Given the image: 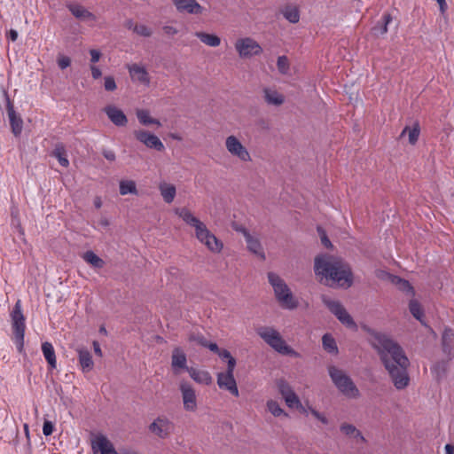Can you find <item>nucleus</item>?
I'll return each mask as SVG.
<instances>
[{"instance_id": "obj_7", "label": "nucleus", "mask_w": 454, "mask_h": 454, "mask_svg": "<svg viewBox=\"0 0 454 454\" xmlns=\"http://www.w3.org/2000/svg\"><path fill=\"white\" fill-rule=\"evenodd\" d=\"M233 46L238 57L244 60L260 57L263 53V48L261 43L249 35L237 37Z\"/></svg>"}, {"instance_id": "obj_16", "label": "nucleus", "mask_w": 454, "mask_h": 454, "mask_svg": "<svg viewBox=\"0 0 454 454\" xmlns=\"http://www.w3.org/2000/svg\"><path fill=\"white\" fill-rule=\"evenodd\" d=\"M234 369L227 368L226 372L217 374V385L221 389L228 390L234 396H239V389L234 378Z\"/></svg>"}, {"instance_id": "obj_14", "label": "nucleus", "mask_w": 454, "mask_h": 454, "mask_svg": "<svg viewBox=\"0 0 454 454\" xmlns=\"http://www.w3.org/2000/svg\"><path fill=\"white\" fill-rule=\"evenodd\" d=\"M129 77L134 83L149 87L151 77L146 67L142 64H131L127 66Z\"/></svg>"}, {"instance_id": "obj_21", "label": "nucleus", "mask_w": 454, "mask_h": 454, "mask_svg": "<svg viewBox=\"0 0 454 454\" xmlns=\"http://www.w3.org/2000/svg\"><path fill=\"white\" fill-rule=\"evenodd\" d=\"M67 8L76 20L93 22L97 20V16L79 3H70L67 4Z\"/></svg>"}, {"instance_id": "obj_40", "label": "nucleus", "mask_w": 454, "mask_h": 454, "mask_svg": "<svg viewBox=\"0 0 454 454\" xmlns=\"http://www.w3.org/2000/svg\"><path fill=\"white\" fill-rule=\"evenodd\" d=\"M54 157H56L59 162V164L65 168L69 166V160L67 158V152L65 147L62 145H56L55 149L52 152Z\"/></svg>"}, {"instance_id": "obj_26", "label": "nucleus", "mask_w": 454, "mask_h": 454, "mask_svg": "<svg viewBox=\"0 0 454 454\" xmlns=\"http://www.w3.org/2000/svg\"><path fill=\"white\" fill-rule=\"evenodd\" d=\"M420 135V125L418 121H414L411 125L403 128L400 134V138L407 137L409 145L414 146L419 141Z\"/></svg>"}, {"instance_id": "obj_54", "label": "nucleus", "mask_w": 454, "mask_h": 454, "mask_svg": "<svg viewBox=\"0 0 454 454\" xmlns=\"http://www.w3.org/2000/svg\"><path fill=\"white\" fill-rule=\"evenodd\" d=\"M92 346H93V349H94L95 354L98 356L102 357L103 356V352H102V349L100 348V345H99L98 341L94 340L92 342Z\"/></svg>"}, {"instance_id": "obj_58", "label": "nucleus", "mask_w": 454, "mask_h": 454, "mask_svg": "<svg viewBox=\"0 0 454 454\" xmlns=\"http://www.w3.org/2000/svg\"><path fill=\"white\" fill-rule=\"evenodd\" d=\"M445 454H454V445L448 443L444 446Z\"/></svg>"}, {"instance_id": "obj_44", "label": "nucleus", "mask_w": 454, "mask_h": 454, "mask_svg": "<svg viewBox=\"0 0 454 454\" xmlns=\"http://www.w3.org/2000/svg\"><path fill=\"white\" fill-rule=\"evenodd\" d=\"M218 356L227 360V368H235L236 366V359L231 356V354L227 349H221L218 353Z\"/></svg>"}, {"instance_id": "obj_62", "label": "nucleus", "mask_w": 454, "mask_h": 454, "mask_svg": "<svg viewBox=\"0 0 454 454\" xmlns=\"http://www.w3.org/2000/svg\"><path fill=\"white\" fill-rule=\"evenodd\" d=\"M100 223L103 226H108L109 225V221L107 219H103V220H101Z\"/></svg>"}, {"instance_id": "obj_27", "label": "nucleus", "mask_w": 454, "mask_h": 454, "mask_svg": "<svg viewBox=\"0 0 454 454\" xmlns=\"http://www.w3.org/2000/svg\"><path fill=\"white\" fill-rule=\"evenodd\" d=\"M188 374L190 378L198 384L209 386L213 381L209 372L203 369L191 367Z\"/></svg>"}, {"instance_id": "obj_50", "label": "nucleus", "mask_w": 454, "mask_h": 454, "mask_svg": "<svg viewBox=\"0 0 454 454\" xmlns=\"http://www.w3.org/2000/svg\"><path fill=\"white\" fill-rule=\"evenodd\" d=\"M53 432V425L51 421H44L43 427V433L44 435L48 436L51 435Z\"/></svg>"}, {"instance_id": "obj_10", "label": "nucleus", "mask_w": 454, "mask_h": 454, "mask_svg": "<svg viewBox=\"0 0 454 454\" xmlns=\"http://www.w3.org/2000/svg\"><path fill=\"white\" fill-rule=\"evenodd\" d=\"M183 408L187 412H196L199 408L198 395L194 386L183 379L178 383Z\"/></svg>"}, {"instance_id": "obj_41", "label": "nucleus", "mask_w": 454, "mask_h": 454, "mask_svg": "<svg viewBox=\"0 0 454 454\" xmlns=\"http://www.w3.org/2000/svg\"><path fill=\"white\" fill-rule=\"evenodd\" d=\"M277 67L279 74L286 75L290 70V63L286 56H279L277 59Z\"/></svg>"}, {"instance_id": "obj_56", "label": "nucleus", "mask_w": 454, "mask_h": 454, "mask_svg": "<svg viewBox=\"0 0 454 454\" xmlns=\"http://www.w3.org/2000/svg\"><path fill=\"white\" fill-rule=\"evenodd\" d=\"M121 454H141L138 450L132 448H124L121 450Z\"/></svg>"}, {"instance_id": "obj_43", "label": "nucleus", "mask_w": 454, "mask_h": 454, "mask_svg": "<svg viewBox=\"0 0 454 454\" xmlns=\"http://www.w3.org/2000/svg\"><path fill=\"white\" fill-rule=\"evenodd\" d=\"M133 32L143 37H151L153 35V30L144 24H135Z\"/></svg>"}, {"instance_id": "obj_18", "label": "nucleus", "mask_w": 454, "mask_h": 454, "mask_svg": "<svg viewBox=\"0 0 454 454\" xmlns=\"http://www.w3.org/2000/svg\"><path fill=\"white\" fill-rule=\"evenodd\" d=\"M93 454H118L113 442L103 434L96 435L91 441Z\"/></svg>"}, {"instance_id": "obj_9", "label": "nucleus", "mask_w": 454, "mask_h": 454, "mask_svg": "<svg viewBox=\"0 0 454 454\" xmlns=\"http://www.w3.org/2000/svg\"><path fill=\"white\" fill-rule=\"evenodd\" d=\"M323 303L327 309L337 317V319L347 328L352 331H357V325L344 308V306L338 301L332 300L331 298L322 295Z\"/></svg>"}, {"instance_id": "obj_3", "label": "nucleus", "mask_w": 454, "mask_h": 454, "mask_svg": "<svg viewBox=\"0 0 454 454\" xmlns=\"http://www.w3.org/2000/svg\"><path fill=\"white\" fill-rule=\"evenodd\" d=\"M174 213L187 226L193 229V235L196 240L203 246L209 253L220 254L223 253V242L213 233L207 224L197 217L191 209L183 207L174 209Z\"/></svg>"}, {"instance_id": "obj_12", "label": "nucleus", "mask_w": 454, "mask_h": 454, "mask_svg": "<svg viewBox=\"0 0 454 454\" xmlns=\"http://www.w3.org/2000/svg\"><path fill=\"white\" fill-rule=\"evenodd\" d=\"M12 326L14 334L19 344L20 350L22 349L24 344L25 334V317L21 311L20 301H18L12 313Z\"/></svg>"}, {"instance_id": "obj_52", "label": "nucleus", "mask_w": 454, "mask_h": 454, "mask_svg": "<svg viewBox=\"0 0 454 454\" xmlns=\"http://www.w3.org/2000/svg\"><path fill=\"white\" fill-rule=\"evenodd\" d=\"M189 340L190 341H195L197 342L198 344H200V346H205V345H207V340L202 337V336H196V335H191L189 337Z\"/></svg>"}, {"instance_id": "obj_25", "label": "nucleus", "mask_w": 454, "mask_h": 454, "mask_svg": "<svg viewBox=\"0 0 454 454\" xmlns=\"http://www.w3.org/2000/svg\"><path fill=\"white\" fill-rule=\"evenodd\" d=\"M135 114L138 122L142 126H155L156 128L161 127V122L159 119L152 116L151 112L145 108H136Z\"/></svg>"}, {"instance_id": "obj_36", "label": "nucleus", "mask_w": 454, "mask_h": 454, "mask_svg": "<svg viewBox=\"0 0 454 454\" xmlns=\"http://www.w3.org/2000/svg\"><path fill=\"white\" fill-rule=\"evenodd\" d=\"M82 259L96 269H102L105 266V261L97 255L93 251H86L82 254Z\"/></svg>"}, {"instance_id": "obj_11", "label": "nucleus", "mask_w": 454, "mask_h": 454, "mask_svg": "<svg viewBox=\"0 0 454 454\" xmlns=\"http://www.w3.org/2000/svg\"><path fill=\"white\" fill-rule=\"evenodd\" d=\"M175 430V424L166 415L157 416L149 425V433L160 440L170 438Z\"/></svg>"}, {"instance_id": "obj_47", "label": "nucleus", "mask_w": 454, "mask_h": 454, "mask_svg": "<svg viewBox=\"0 0 454 454\" xmlns=\"http://www.w3.org/2000/svg\"><path fill=\"white\" fill-rule=\"evenodd\" d=\"M58 65L60 69H66L71 65V59L66 55H59Z\"/></svg>"}, {"instance_id": "obj_23", "label": "nucleus", "mask_w": 454, "mask_h": 454, "mask_svg": "<svg viewBox=\"0 0 454 454\" xmlns=\"http://www.w3.org/2000/svg\"><path fill=\"white\" fill-rule=\"evenodd\" d=\"M262 98L268 106H280L286 102V97L283 93L272 87H265L262 90Z\"/></svg>"}, {"instance_id": "obj_45", "label": "nucleus", "mask_w": 454, "mask_h": 454, "mask_svg": "<svg viewBox=\"0 0 454 454\" xmlns=\"http://www.w3.org/2000/svg\"><path fill=\"white\" fill-rule=\"evenodd\" d=\"M104 88L106 91H114L116 90L117 85L113 76L108 75L104 78Z\"/></svg>"}, {"instance_id": "obj_35", "label": "nucleus", "mask_w": 454, "mask_h": 454, "mask_svg": "<svg viewBox=\"0 0 454 454\" xmlns=\"http://www.w3.org/2000/svg\"><path fill=\"white\" fill-rule=\"evenodd\" d=\"M301 413H302L305 416L311 414L314 419L318 420L324 426H328L330 424V419L324 412L317 411L316 408H314L312 405L309 403L305 405V411H301Z\"/></svg>"}, {"instance_id": "obj_55", "label": "nucleus", "mask_w": 454, "mask_h": 454, "mask_svg": "<svg viewBox=\"0 0 454 454\" xmlns=\"http://www.w3.org/2000/svg\"><path fill=\"white\" fill-rule=\"evenodd\" d=\"M204 347L207 348L209 350H211L212 352H215L216 354L219 353V351L221 350L217 344L215 343V342H208L207 341V345H205Z\"/></svg>"}, {"instance_id": "obj_49", "label": "nucleus", "mask_w": 454, "mask_h": 454, "mask_svg": "<svg viewBox=\"0 0 454 454\" xmlns=\"http://www.w3.org/2000/svg\"><path fill=\"white\" fill-rule=\"evenodd\" d=\"M90 70L91 72V76L94 80H97L102 76L101 69L98 67H97L96 65H90Z\"/></svg>"}, {"instance_id": "obj_8", "label": "nucleus", "mask_w": 454, "mask_h": 454, "mask_svg": "<svg viewBox=\"0 0 454 454\" xmlns=\"http://www.w3.org/2000/svg\"><path fill=\"white\" fill-rule=\"evenodd\" d=\"M224 148L230 157L240 163L247 164L253 160L250 150L242 139L236 135H228L224 138Z\"/></svg>"}, {"instance_id": "obj_28", "label": "nucleus", "mask_w": 454, "mask_h": 454, "mask_svg": "<svg viewBox=\"0 0 454 454\" xmlns=\"http://www.w3.org/2000/svg\"><path fill=\"white\" fill-rule=\"evenodd\" d=\"M158 189L165 203L170 204L174 201L176 195V188L173 184L162 181L159 184Z\"/></svg>"}, {"instance_id": "obj_53", "label": "nucleus", "mask_w": 454, "mask_h": 454, "mask_svg": "<svg viewBox=\"0 0 454 454\" xmlns=\"http://www.w3.org/2000/svg\"><path fill=\"white\" fill-rule=\"evenodd\" d=\"M453 336V333L450 330H446L442 334V343L443 346H446L449 341L451 340V338Z\"/></svg>"}, {"instance_id": "obj_48", "label": "nucleus", "mask_w": 454, "mask_h": 454, "mask_svg": "<svg viewBox=\"0 0 454 454\" xmlns=\"http://www.w3.org/2000/svg\"><path fill=\"white\" fill-rule=\"evenodd\" d=\"M89 53L90 55V62H91L90 65H95L97 62H98L102 56L101 51L97 49H90L89 51Z\"/></svg>"}, {"instance_id": "obj_22", "label": "nucleus", "mask_w": 454, "mask_h": 454, "mask_svg": "<svg viewBox=\"0 0 454 454\" xmlns=\"http://www.w3.org/2000/svg\"><path fill=\"white\" fill-rule=\"evenodd\" d=\"M108 119L117 127H126L128 118L124 112L114 105H107L103 109Z\"/></svg>"}, {"instance_id": "obj_61", "label": "nucleus", "mask_w": 454, "mask_h": 454, "mask_svg": "<svg viewBox=\"0 0 454 454\" xmlns=\"http://www.w3.org/2000/svg\"><path fill=\"white\" fill-rule=\"evenodd\" d=\"M9 35H10V38H11L12 41H15V40L17 39V37H18V33H17V31L12 30V29L9 32Z\"/></svg>"}, {"instance_id": "obj_64", "label": "nucleus", "mask_w": 454, "mask_h": 454, "mask_svg": "<svg viewBox=\"0 0 454 454\" xmlns=\"http://www.w3.org/2000/svg\"><path fill=\"white\" fill-rule=\"evenodd\" d=\"M126 26H127V27L131 28V29L133 30V27H134V25H133L132 20H129V21L127 22V25H126Z\"/></svg>"}, {"instance_id": "obj_42", "label": "nucleus", "mask_w": 454, "mask_h": 454, "mask_svg": "<svg viewBox=\"0 0 454 454\" xmlns=\"http://www.w3.org/2000/svg\"><path fill=\"white\" fill-rule=\"evenodd\" d=\"M409 309L416 319L421 321L424 314L420 304L416 300H411L409 303Z\"/></svg>"}, {"instance_id": "obj_13", "label": "nucleus", "mask_w": 454, "mask_h": 454, "mask_svg": "<svg viewBox=\"0 0 454 454\" xmlns=\"http://www.w3.org/2000/svg\"><path fill=\"white\" fill-rule=\"evenodd\" d=\"M170 368L174 375H180L184 372H189L187 356L181 347H175L170 356Z\"/></svg>"}, {"instance_id": "obj_6", "label": "nucleus", "mask_w": 454, "mask_h": 454, "mask_svg": "<svg viewBox=\"0 0 454 454\" xmlns=\"http://www.w3.org/2000/svg\"><path fill=\"white\" fill-rule=\"evenodd\" d=\"M258 336L274 351L292 357H300V354L289 346L281 333L272 326H262L257 330Z\"/></svg>"}, {"instance_id": "obj_2", "label": "nucleus", "mask_w": 454, "mask_h": 454, "mask_svg": "<svg viewBox=\"0 0 454 454\" xmlns=\"http://www.w3.org/2000/svg\"><path fill=\"white\" fill-rule=\"evenodd\" d=\"M314 271L322 284L348 288L353 285V272L341 258L320 254L314 259Z\"/></svg>"}, {"instance_id": "obj_46", "label": "nucleus", "mask_w": 454, "mask_h": 454, "mask_svg": "<svg viewBox=\"0 0 454 454\" xmlns=\"http://www.w3.org/2000/svg\"><path fill=\"white\" fill-rule=\"evenodd\" d=\"M162 31L167 37H174L178 34V29L173 25L166 24L162 27Z\"/></svg>"}, {"instance_id": "obj_31", "label": "nucleus", "mask_w": 454, "mask_h": 454, "mask_svg": "<svg viewBox=\"0 0 454 454\" xmlns=\"http://www.w3.org/2000/svg\"><path fill=\"white\" fill-rule=\"evenodd\" d=\"M119 193L121 196L134 195L138 196L139 192L136 181L128 178H122L119 181Z\"/></svg>"}, {"instance_id": "obj_38", "label": "nucleus", "mask_w": 454, "mask_h": 454, "mask_svg": "<svg viewBox=\"0 0 454 454\" xmlns=\"http://www.w3.org/2000/svg\"><path fill=\"white\" fill-rule=\"evenodd\" d=\"M391 282L395 285L400 291L413 296L414 291L410 283L403 278H400L396 276L391 277Z\"/></svg>"}, {"instance_id": "obj_30", "label": "nucleus", "mask_w": 454, "mask_h": 454, "mask_svg": "<svg viewBox=\"0 0 454 454\" xmlns=\"http://www.w3.org/2000/svg\"><path fill=\"white\" fill-rule=\"evenodd\" d=\"M195 36L200 41V43L208 47L216 48L221 45L222 40L216 34L198 31L195 33Z\"/></svg>"}, {"instance_id": "obj_37", "label": "nucleus", "mask_w": 454, "mask_h": 454, "mask_svg": "<svg viewBox=\"0 0 454 454\" xmlns=\"http://www.w3.org/2000/svg\"><path fill=\"white\" fill-rule=\"evenodd\" d=\"M42 351L45 359L51 368H56L57 366V359L54 348L50 342H43L42 344Z\"/></svg>"}, {"instance_id": "obj_39", "label": "nucleus", "mask_w": 454, "mask_h": 454, "mask_svg": "<svg viewBox=\"0 0 454 454\" xmlns=\"http://www.w3.org/2000/svg\"><path fill=\"white\" fill-rule=\"evenodd\" d=\"M322 345L324 349L332 355H337L339 350L335 340L330 334H325L322 337Z\"/></svg>"}, {"instance_id": "obj_20", "label": "nucleus", "mask_w": 454, "mask_h": 454, "mask_svg": "<svg viewBox=\"0 0 454 454\" xmlns=\"http://www.w3.org/2000/svg\"><path fill=\"white\" fill-rule=\"evenodd\" d=\"M177 12L191 15H200L204 8L196 0H170Z\"/></svg>"}, {"instance_id": "obj_15", "label": "nucleus", "mask_w": 454, "mask_h": 454, "mask_svg": "<svg viewBox=\"0 0 454 454\" xmlns=\"http://www.w3.org/2000/svg\"><path fill=\"white\" fill-rule=\"evenodd\" d=\"M133 135L138 142L142 143L147 148L155 149L159 152L164 150V145L160 139L156 135L145 129L135 130Z\"/></svg>"}, {"instance_id": "obj_4", "label": "nucleus", "mask_w": 454, "mask_h": 454, "mask_svg": "<svg viewBox=\"0 0 454 454\" xmlns=\"http://www.w3.org/2000/svg\"><path fill=\"white\" fill-rule=\"evenodd\" d=\"M267 278L278 304L284 309L294 310L299 307V301L286 280L276 272H268Z\"/></svg>"}, {"instance_id": "obj_63", "label": "nucleus", "mask_w": 454, "mask_h": 454, "mask_svg": "<svg viewBox=\"0 0 454 454\" xmlns=\"http://www.w3.org/2000/svg\"><path fill=\"white\" fill-rule=\"evenodd\" d=\"M171 137L175 140H177V141H180L182 138L179 135H176V134H172L171 135Z\"/></svg>"}, {"instance_id": "obj_57", "label": "nucleus", "mask_w": 454, "mask_h": 454, "mask_svg": "<svg viewBox=\"0 0 454 454\" xmlns=\"http://www.w3.org/2000/svg\"><path fill=\"white\" fill-rule=\"evenodd\" d=\"M436 1H437L438 4H439L441 12L444 13L446 9H447L446 1L445 0H436Z\"/></svg>"}, {"instance_id": "obj_24", "label": "nucleus", "mask_w": 454, "mask_h": 454, "mask_svg": "<svg viewBox=\"0 0 454 454\" xmlns=\"http://www.w3.org/2000/svg\"><path fill=\"white\" fill-rule=\"evenodd\" d=\"M340 431L344 436L354 440L356 443L364 444L367 442L363 433L355 425L351 423H341L340 426Z\"/></svg>"}, {"instance_id": "obj_32", "label": "nucleus", "mask_w": 454, "mask_h": 454, "mask_svg": "<svg viewBox=\"0 0 454 454\" xmlns=\"http://www.w3.org/2000/svg\"><path fill=\"white\" fill-rule=\"evenodd\" d=\"M7 112H8V116L10 119L12 132L15 136H19L22 130L23 121H22L21 118L17 116V114L13 109V106L12 105V103L10 101L7 104Z\"/></svg>"}, {"instance_id": "obj_51", "label": "nucleus", "mask_w": 454, "mask_h": 454, "mask_svg": "<svg viewBox=\"0 0 454 454\" xmlns=\"http://www.w3.org/2000/svg\"><path fill=\"white\" fill-rule=\"evenodd\" d=\"M391 20H392V16L389 13L384 15V25L382 26V27L380 29L381 35H385L387 32V30H388L387 26L391 22Z\"/></svg>"}, {"instance_id": "obj_59", "label": "nucleus", "mask_w": 454, "mask_h": 454, "mask_svg": "<svg viewBox=\"0 0 454 454\" xmlns=\"http://www.w3.org/2000/svg\"><path fill=\"white\" fill-rule=\"evenodd\" d=\"M321 241L325 247H332V243L325 235H323L321 237Z\"/></svg>"}, {"instance_id": "obj_5", "label": "nucleus", "mask_w": 454, "mask_h": 454, "mask_svg": "<svg viewBox=\"0 0 454 454\" xmlns=\"http://www.w3.org/2000/svg\"><path fill=\"white\" fill-rule=\"evenodd\" d=\"M329 377L338 391L349 399H358L361 393L348 373L335 365L327 367Z\"/></svg>"}, {"instance_id": "obj_34", "label": "nucleus", "mask_w": 454, "mask_h": 454, "mask_svg": "<svg viewBox=\"0 0 454 454\" xmlns=\"http://www.w3.org/2000/svg\"><path fill=\"white\" fill-rule=\"evenodd\" d=\"M266 410L275 418H289L288 413L280 406L276 400L270 399L266 402Z\"/></svg>"}, {"instance_id": "obj_29", "label": "nucleus", "mask_w": 454, "mask_h": 454, "mask_svg": "<svg viewBox=\"0 0 454 454\" xmlns=\"http://www.w3.org/2000/svg\"><path fill=\"white\" fill-rule=\"evenodd\" d=\"M79 364L83 372H89L94 368V362L90 351L81 348L77 349Z\"/></svg>"}, {"instance_id": "obj_33", "label": "nucleus", "mask_w": 454, "mask_h": 454, "mask_svg": "<svg viewBox=\"0 0 454 454\" xmlns=\"http://www.w3.org/2000/svg\"><path fill=\"white\" fill-rule=\"evenodd\" d=\"M281 12L283 16L293 24L298 23L300 20V10L295 4H289L285 5Z\"/></svg>"}, {"instance_id": "obj_19", "label": "nucleus", "mask_w": 454, "mask_h": 454, "mask_svg": "<svg viewBox=\"0 0 454 454\" xmlns=\"http://www.w3.org/2000/svg\"><path fill=\"white\" fill-rule=\"evenodd\" d=\"M239 231L243 234L246 239L247 250L257 256L260 260L264 261L266 256L260 239L256 236L252 235L245 228L240 229Z\"/></svg>"}, {"instance_id": "obj_60", "label": "nucleus", "mask_w": 454, "mask_h": 454, "mask_svg": "<svg viewBox=\"0 0 454 454\" xmlns=\"http://www.w3.org/2000/svg\"><path fill=\"white\" fill-rule=\"evenodd\" d=\"M94 206L96 208H100L103 205L102 200L100 197H95L93 200Z\"/></svg>"}, {"instance_id": "obj_1", "label": "nucleus", "mask_w": 454, "mask_h": 454, "mask_svg": "<svg viewBox=\"0 0 454 454\" xmlns=\"http://www.w3.org/2000/svg\"><path fill=\"white\" fill-rule=\"evenodd\" d=\"M372 346L377 350L392 383L397 390L406 388L410 384L408 368L410 361L402 347L387 335L369 331Z\"/></svg>"}, {"instance_id": "obj_17", "label": "nucleus", "mask_w": 454, "mask_h": 454, "mask_svg": "<svg viewBox=\"0 0 454 454\" xmlns=\"http://www.w3.org/2000/svg\"><path fill=\"white\" fill-rule=\"evenodd\" d=\"M279 393L289 408H295L300 412L305 411V405L301 403L299 396L288 384L282 383L279 386Z\"/></svg>"}]
</instances>
